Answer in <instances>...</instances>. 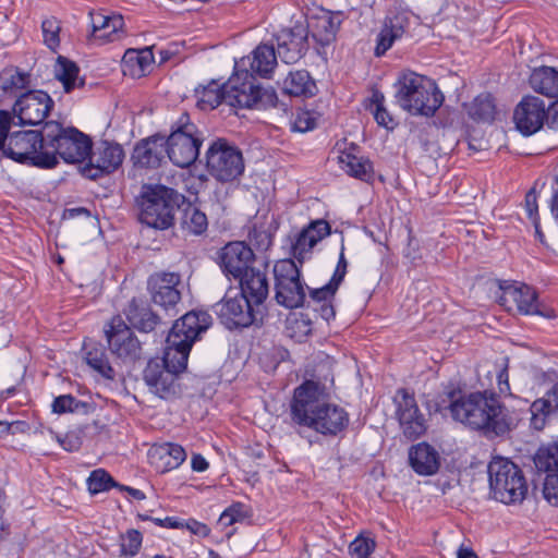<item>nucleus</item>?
Here are the masks:
<instances>
[{"label": "nucleus", "instance_id": "bf43d9fd", "mask_svg": "<svg viewBox=\"0 0 558 558\" xmlns=\"http://www.w3.org/2000/svg\"><path fill=\"white\" fill-rule=\"evenodd\" d=\"M54 437L61 447L70 452L77 451L82 446L81 437L74 432L66 433L63 436L56 435Z\"/></svg>", "mask_w": 558, "mask_h": 558}, {"label": "nucleus", "instance_id": "79ce46f5", "mask_svg": "<svg viewBox=\"0 0 558 558\" xmlns=\"http://www.w3.org/2000/svg\"><path fill=\"white\" fill-rule=\"evenodd\" d=\"M208 221L205 213L189 204L181 217V228L190 234H202L207 230Z\"/></svg>", "mask_w": 558, "mask_h": 558}, {"label": "nucleus", "instance_id": "aec40b11", "mask_svg": "<svg viewBox=\"0 0 558 558\" xmlns=\"http://www.w3.org/2000/svg\"><path fill=\"white\" fill-rule=\"evenodd\" d=\"M254 257L252 248L244 242L238 241L225 245L218 256L222 271L234 279L253 268L251 264L254 262Z\"/></svg>", "mask_w": 558, "mask_h": 558}, {"label": "nucleus", "instance_id": "603ef678", "mask_svg": "<svg viewBox=\"0 0 558 558\" xmlns=\"http://www.w3.org/2000/svg\"><path fill=\"white\" fill-rule=\"evenodd\" d=\"M142 534L137 530H129L121 535V555L135 556L142 546Z\"/></svg>", "mask_w": 558, "mask_h": 558}, {"label": "nucleus", "instance_id": "a18cd8bd", "mask_svg": "<svg viewBox=\"0 0 558 558\" xmlns=\"http://www.w3.org/2000/svg\"><path fill=\"white\" fill-rule=\"evenodd\" d=\"M86 363L106 379H113L114 369L110 365L102 348L94 347L86 352Z\"/></svg>", "mask_w": 558, "mask_h": 558}, {"label": "nucleus", "instance_id": "c03bdc74", "mask_svg": "<svg viewBox=\"0 0 558 558\" xmlns=\"http://www.w3.org/2000/svg\"><path fill=\"white\" fill-rule=\"evenodd\" d=\"M534 463L539 472L558 473V442L542 446L535 457Z\"/></svg>", "mask_w": 558, "mask_h": 558}, {"label": "nucleus", "instance_id": "b1692460", "mask_svg": "<svg viewBox=\"0 0 558 558\" xmlns=\"http://www.w3.org/2000/svg\"><path fill=\"white\" fill-rule=\"evenodd\" d=\"M90 36L101 44L113 43L125 36L124 20L120 14L107 15L102 12H89Z\"/></svg>", "mask_w": 558, "mask_h": 558}, {"label": "nucleus", "instance_id": "c9c22d12", "mask_svg": "<svg viewBox=\"0 0 558 558\" xmlns=\"http://www.w3.org/2000/svg\"><path fill=\"white\" fill-rule=\"evenodd\" d=\"M532 89L547 97L558 96V69L551 66H539L534 69L530 75Z\"/></svg>", "mask_w": 558, "mask_h": 558}, {"label": "nucleus", "instance_id": "864d4df0", "mask_svg": "<svg viewBox=\"0 0 558 558\" xmlns=\"http://www.w3.org/2000/svg\"><path fill=\"white\" fill-rule=\"evenodd\" d=\"M375 549V542L366 537H356L349 546L352 558H368Z\"/></svg>", "mask_w": 558, "mask_h": 558}, {"label": "nucleus", "instance_id": "412c9836", "mask_svg": "<svg viewBox=\"0 0 558 558\" xmlns=\"http://www.w3.org/2000/svg\"><path fill=\"white\" fill-rule=\"evenodd\" d=\"M90 149L92 141L87 135L75 128H68L66 135L61 137V143L58 144L54 150L50 151L57 158L59 155L65 162L76 163L88 158Z\"/></svg>", "mask_w": 558, "mask_h": 558}, {"label": "nucleus", "instance_id": "4d7b16f0", "mask_svg": "<svg viewBox=\"0 0 558 558\" xmlns=\"http://www.w3.org/2000/svg\"><path fill=\"white\" fill-rule=\"evenodd\" d=\"M83 404L71 395L59 396L53 400L52 410L56 413L74 412Z\"/></svg>", "mask_w": 558, "mask_h": 558}, {"label": "nucleus", "instance_id": "2f4dec72", "mask_svg": "<svg viewBox=\"0 0 558 558\" xmlns=\"http://www.w3.org/2000/svg\"><path fill=\"white\" fill-rule=\"evenodd\" d=\"M530 411L532 426L537 430L543 429L546 418L558 412V381L546 391L544 397L531 404Z\"/></svg>", "mask_w": 558, "mask_h": 558}, {"label": "nucleus", "instance_id": "9b49d317", "mask_svg": "<svg viewBox=\"0 0 558 558\" xmlns=\"http://www.w3.org/2000/svg\"><path fill=\"white\" fill-rule=\"evenodd\" d=\"M110 352L124 363L141 359L142 344L132 329L120 317H113L105 328Z\"/></svg>", "mask_w": 558, "mask_h": 558}, {"label": "nucleus", "instance_id": "09e8293b", "mask_svg": "<svg viewBox=\"0 0 558 558\" xmlns=\"http://www.w3.org/2000/svg\"><path fill=\"white\" fill-rule=\"evenodd\" d=\"M87 486L90 494L96 495L118 486L111 475L102 469L95 470L87 478Z\"/></svg>", "mask_w": 558, "mask_h": 558}, {"label": "nucleus", "instance_id": "5fc2aeb1", "mask_svg": "<svg viewBox=\"0 0 558 558\" xmlns=\"http://www.w3.org/2000/svg\"><path fill=\"white\" fill-rule=\"evenodd\" d=\"M544 498L553 506L558 507V473L546 475L543 486Z\"/></svg>", "mask_w": 558, "mask_h": 558}, {"label": "nucleus", "instance_id": "6e6552de", "mask_svg": "<svg viewBox=\"0 0 558 558\" xmlns=\"http://www.w3.org/2000/svg\"><path fill=\"white\" fill-rule=\"evenodd\" d=\"M202 143L198 128L191 122L187 113H182L165 140L166 153L173 165L186 168L197 159Z\"/></svg>", "mask_w": 558, "mask_h": 558}, {"label": "nucleus", "instance_id": "f8f14e48", "mask_svg": "<svg viewBox=\"0 0 558 558\" xmlns=\"http://www.w3.org/2000/svg\"><path fill=\"white\" fill-rule=\"evenodd\" d=\"M229 291L225 298L216 304V313L220 322L228 328L248 327L257 320L260 308L246 300L240 292L234 295Z\"/></svg>", "mask_w": 558, "mask_h": 558}, {"label": "nucleus", "instance_id": "37998d69", "mask_svg": "<svg viewBox=\"0 0 558 558\" xmlns=\"http://www.w3.org/2000/svg\"><path fill=\"white\" fill-rule=\"evenodd\" d=\"M276 290V300L278 304L287 308H296L304 304L306 293L305 286L301 280L293 282L286 287V291L281 289Z\"/></svg>", "mask_w": 558, "mask_h": 558}, {"label": "nucleus", "instance_id": "e2e57ef3", "mask_svg": "<svg viewBox=\"0 0 558 558\" xmlns=\"http://www.w3.org/2000/svg\"><path fill=\"white\" fill-rule=\"evenodd\" d=\"M524 206H525L526 214L532 221H534V218H538V216H537V210H538L537 197H536V194L534 191H530L526 193Z\"/></svg>", "mask_w": 558, "mask_h": 558}, {"label": "nucleus", "instance_id": "4c0bfd02", "mask_svg": "<svg viewBox=\"0 0 558 558\" xmlns=\"http://www.w3.org/2000/svg\"><path fill=\"white\" fill-rule=\"evenodd\" d=\"M468 116L481 122H490L496 113L494 98L488 93L476 96L471 102L465 104Z\"/></svg>", "mask_w": 558, "mask_h": 558}, {"label": "nucleus", "instance_id": "2eb2a0df", "mask_svg": "<svg viewBox=\"0 0 558 558\" xmlns=\"http://www.w3.org/2000/svg\"><path fill=\"white\" fill-rule=\"evenodd\" d=\"M181 288L182 280L178 272H155L147 280L151 301L166 311L174 308L180 302Z\"/></svg>", "mask_w": 558, "mask_h": 558}, {"label": "nucleus", "instance_id": "49530a36", "mask_svg": "<svg viewBox=\"0 0 558 558\" xmlns=\"http://www.w3.org/2000/svg\"><path fill=\"white\" fill-rule=\"evenodd\" d=\"M66 129L68 128H63L57 121L46 122L43 132H39L44 147L49 150H54L58 147V144L61 143V137L66 135Z\"/></svg>", "mask_w": 558, "mask_h": 558}, {"label": "nucleus", "instance_id": "a878e982", "mask_svg": "<svg viewBox=\"0 0 558 558\" xmlns=\"http://www.w3.org/2000/svg\"><path fill=\"white\" fill-rule=\"evenodd\" d=\"M148 459L158 472L165 473L179 468L185 461L186 452L178 444L166 442L151 447Z\"/></svg>", "mask_w": 558, "mask_h": 558}, {"label": "nucleus", "instance_id": "6ab92c4d", "mask_svg": "<svg viewBox=\"0 0 558 558\" xmlns=\"http://www.w3.org/2000/svg\"><path fill=\"white\" fill-rule=\"evenodd\" d=\"M546 117L547 111L544 101L534 96L524 97L513 112L515 126L525 136L539 131Z\"/></svg>", "mask_w": 558, "mask_h": 558}, {"label": "nucleus", "instance_id": "3c124183", "mask_svg": "<svg viewBox=\"0 0 558 558\" xmlns=\"http://www.w3.org/2000/svg\"><path fill=\"white\" fill-rule=\"evenodd\" d=\"M41 31L45 45L54 51L60 45V22L56 17H47L41 23Z\"/></svg>", "mask_w": 558, "mask_h": 558}, {"label": "nucleus", "instance_id": "cd10ccee", "mask_svg": "<svg viewBox=\"0 0 558 558\" xmlns=\"http://www.w3.org/2000/svg\"><path fill=\"white\" fill-rule=\"evenodd\" d=\"M165 153V137L156 135L137 143L134 147L132 159L135 165L141 167L156 168L163 160Z\"/></svg>", "mask_w": 558, "mask_h": 558}, {"label": "nucleus", "instance_id": "a19ab883", "mask_svg": "<svg viewBox=\"0 0 558 558\" xmlns=\"http://www.w3.org/2000/svg\"><path fill=\"white\" fill-rule=\"evenodd\" d=\"M275 289L286 291V287L301 280V271L293 259L278 260L274 266Z\"/></svg>", "mask_w": 558, "mask_h": 558}, {"label": "nucleus", "instance_id": "393cba45", "mask_svg": "<svg viewBox=\"0 0 558 558\" xmlns=\"http://www.w3.org/2000/svg\"><path fill=\"white\" fill-rule=\"evenodd\" d=\"M240 293L256 307H260L269 293L267 274L258 268H251L239 278Z\"/></svg>", "mask_w": 558, "mask_h": 558}, {"label": "nucleus", "instance_id": "f704fd0d", "mask_svg": "<svg viewBox=\"0 0 558 558\" xmlns=\"http://www.w3.org/2000/svg\"><path fill=\"white\" fill-rule=\"evenodd\" d=\"M340 283L332 278L322 288L310 290V298L313 302L314 310L319 313L323 319L329 322L335 317V308L332 300Z\"/></svg>", "mask_w": 558, "mask_h": 558}, {"label": "nucleus", "instance_id": "4468645a", "mask_svg": "<svg viewBox=\"0 0 558 558\" xmlns=\"http://www.w3.org/2000/svg\"><path fill=\"white\" fill-rule=\"evenodd\" d=\"M123 159L124 150L121 145L101 141L94 149H90L88 163L82 172L85 177L95 180L102 174L116 171L122 165Z\"/></svg>", "mask_w": 558, "mask_h": 558}, {"label": "nucleus", "instance_id": "0e129e2a", "mask_svg": "<svg viewBox=\"0 0 558 558\" xmlns=\"http://www.w3.org/2000/svg\"><path fill=\"white\" fill-rule=\"evenodd\" d=\"M183 526H185L189 531H191L193 534L205 537L208 536L210 530L209 527L196 520H189L186 523H183Z\"/></svg>", "mask_w": 558, "mask_h": 558}, {"label": "nucleus", "instance_id": "473e14b6", "mask_svg": "<svg viewBox=\"0 0 558 558\" xmlns=\"http://www.w3.org/2000/svg\"><path fill=\"white\" fill-rule=\"evenodd\" d=\"M408 27V19L403 14H397L388 19L377 36L375 54L380 57L389 50L393 43L400 39Z\"/></svg>", "mask_w": 558, "mask_h": 558}, {"label": "nucleus", "instance_id": "72a5a7b5", "mask_svg": "<svg viewBox=\"0 0 558 558\" xmlns=\"http://www.w3.org/2000/svg\"><path fill=\"white\" fill-rule=\"evenodd\" d=\"M304 24L307 27V34L311 32L318 43L328 45L335 39L340 22L330 12L324 11L317 16H312Z\"/></svg>", "mask_w": 558, "mask_h": 558}, {"label": "nucleus", "instance_id": "9d476101", "mask_svg": "<svg viewBox=\"0 0 558 558\" xmlns=\"http://www.w3.org/2000/svg\"><path fill=\"white\" fill-rule=\"evenodd\" d=\"M500 291L498 302L507 311L517 310L524 315H539L547 318L554 316L553 310L542 305L536 291L525 283L501 284Z\"/></svg>", "mask_w": 558, "mask_h": 558}, {"label": "nucleus", "instance_id": "423d86ee", "mask_svg": "<svg viewBox=\"0 0 558 558\" xmlns=\"http://www.w3.org/2000/svg\"><path fill=\"white\" fill-rule=\"evenodd\" d=\"M181 198L182 195L165 185H144L137 198L140 221L154 229H169Z\"/></svg>", "mask_w": 558, "mask_h": 558}, {"label": "nucleus", "instance_id": "5701e85b", "mask_svg": "<svg viewBox=\"0 0 558 558\" xmlns=\"http://www.w3.org/2000/svg\"><path fill=\"white\" fill-rule=\"evenodd\" d=\"M177 375L171 369L165 367L159 360H151L144 369V380L150 391L162 399H168L175 395Z\"/></svg>", "mask_w": 558, "mask_h": 558}, {"label": "nucleus", "instance_id": "7ed1b4c3", "mask_svg": "<svg viewBox=\"0 0 558 558\" xmlns=\"http://www.w3.org/2000/svg\"><path fill=\"white\" fill-rule=\"evenodd\" d=\"M451 416L485 435L501 436L514 426L510 411L495 393L472 392L453 400L449 407Z\"/></svg>", "mask_w": 558, "mask_h": 558}, {"label": "nucleus", "instance_id": "bb28decb", "mask_svg": "<svg viewBox=\"0 0 558 558\" xmlns=\"http://www.w3.org/2000/svg\"><path fill=\"white\" fill-rule=\"evenodd\" d=\"M277 57L278 53L274 46L258 45L252 51V57L243 58L240 63H235V72L246 70L245 65L247 63L250 64L252 71L250 74L252 76L255 73L262 77H269L277 64Z\"/></svg>", "mask_w": 558, "mask_h": 558}, {"label": "nucleus", "instance_id": "7c9ffc66", "mask_svg": "<svg viewBox=\"0 0 558 558\" xmlns=\"http://www.w3.org/2000/svg\"><path fill=\"white\" fill-rule=\"evenodd\" d=\"M409 460L413 470L420 475H432L439 469L438 452L426 442L413 446L409 452Z\"/></svg>", "mask_w": 558, "mask_h": 558}, {"label": "nucleus", "instance_id": "58836bf2", "mask_svg": "<svg viewBox=\"0 0 558 558\" xmlns=\"http://www.w3.org/2000/svg\"><path fill=\"white\" fill-rule=\"evenodd\" d=\"M191 349V347L185 344L174 345L166 342L163 357L159 362L175 374H180L187 366Z\"/></svg>", "mask_w": 558, "mask_h": 558}, {"label": "nucleus", "instance_id": "052dcab7", "mask_svg": "<svg viewBox=\"0 0 558 558\" xmlns=\"http://www.w3.org/2000/svg\"><path fill=\"white\" fill-rule=\"evenodd\" d=\"M374 118L379 125L387 129H391L393 125V118L381 104H379L375 109Z\"/></svg>", "mask_w": 558, "mask_h": 558}, {"label": "nucleus", "instance_id": "dca6fc26", "mask_svg": "<svg viewBox=\"0 0 558 558\" xmlns=\"http://www.w3.org/2000/svg\"><path fill=\"white\" fill-rule=\"evenodd\" d=\"M211 325V316L203 311H191L174 322L168 333L167 343L193 347L199 335Z\"/></svg>", "mask_w": 558, "mask_h": 558}, {"label": "nucleus", "instance_id": "0eeeda50", "mask_svg": "<svg viewBox=\"0 0 558 558\" xmlns=\"http://www.w3.org/2000/svg\"><path fill=\"white\" fill-rule=\"evenodd\" d=\"M490 494L506 504L521 502L527 493L525 477L517 464L506 458L496 457L488 464Z\"/></svg>", "mask_w": 558, "mask_h": 558}, {"label": "nucleus", "instance_id": "69168bd1", "mask_svg": "<svg viewBox=\"0 0 558 558\" xmlns=\"http://www.w3.org/2000/svg\"><path fill=\"white\" fill-rule=\"evenodd\" d=\"M250 239L252 241H255V243L264 250H267L271 245V236L267 232H259L257 230H254L250 233Z\"/></svg>", "mask_w": 558, "mask_h": 558}, {"label": "nucleus", "instance_id": "1a4fd4ad", "mask_svg": "<svg viewBox=\"0 0 558 558\" xmlns=\"http://www.w3.org/2000/svg\"><path fill=\"white\" fill-rule=\"evenodd\" d=\"M206 169L218 182H233L244 171L242 153L228 141L218 138L209 145L206 151Z\"/></svg>", "mask_w": 558, "mask_h": 558}, {"label": "nucleus", "instance_id": "f257e3e1", "mask_svg": "<svg viewBox=\"0 0 558 558\" xmlns=\"http://www.w3.org/2000/svg\"><path fill=\"white\" fill-rule=\"evenodd\" d=\"M197 107L207 111L225 102L234 108L268 109L276 107L278 97L272 88H263L247 70L236 71L228 83L213 81L195 90Z\"/></svg>", "mask_w": 558, "mask_h": 558}, {"label": "nucleus", "instance_id": "e433bc0d", "mask_svg": "<svg viewBox=\"0 0 558 558\" xmlns=\"http://www.w3.org/2000/svg\"><path fill=\"white\" fill-rule=\"evenodd\" d=\"M282 90L290 96L311 97L316 93V84L307 71H290L282 82Z\"/></svg>", "mask_w": 558, "mask_h": 558}, {"label": "nucleus", "instance_id": "20e7f679", "mask_svg": "<svg viewBox=\"0 0 558 558\" xmlns=\"http://www.w3.org/2000/svg\"><path fill=\"white\" fill-rule=\"evenodd\" d=\"M12 118L8 111L0 110V153L20 163L38 168H54L58 158L43 145L38 131H16L10 133Z\"/></svg>", "mask_w": 558, "mask_h": 558}, {"label": "nucleus", "instance_id": "ea45409f", "mask_svg": "<svg viewBox=\"0 0 558 558\" xmlns=\"http://www.w3.org/2000/svg\"><path fill=\"white\" fill-rule=\"evenodd\" d=\"M78 66L64 57H59L54 66V76L58 78L66 93L84 84L78 77Z\"/></svg>", "mask_w": 558, "mask_h": 558}, {"label": "nucleus", "instance_id": "6e6d98bb", "mask_svg": "<svg viewBox=\"0 0 558 558\" xmlns=\"http://www.w3.org/2000/svg\"><path fill=\"white\" fill-rule=\"evenodd\" d=\"M242 506L240 504L232 505L226 509L219 517L218 525L221 529L231 526L238 521L243 520Z\"/></svg>", "mask_w": 558, "mask_h": 558}, {"label": "nucleus", "instance_id": "4be33fe9", "mask_svg": "<svg viewBox=\"0 0 558 558\" xmlns=\"http://www.w3.org/2000/svg\"><path fill=\"white\" fill-rule=\"evenodd\" d=\"M330 225L324 219L311 221L298 234L295 242L292 245V255L299 263L308 259L312 254L313 247L330 234Z\"/></svg>", "mask_w": 558, "mask_h": 558}, {"label": "nucleus", "instance_id": "8fccbe9b", "mask_svg": "<svg viewBox=\"0 0 558 558\" xmlns=\"http://www.w3.org/2000/svg\"><path fill=\"white\" fill-rule=\"evenodd\" d=\"M28 83V75L15 70H5L1 74V88L5 93L24 89Z\"/></svg>", "mask_w": 558, "mask_h": 558}, {"label": "nucleus", "instance_id": "ddd939ff", "mask_svg": "<svg viewBox=\"0 0 558 558\" xmlns=\"http://www.w3.org/2000/svg\"><path fill=\"white\" fill-rule=\"evenodd\" d=\"M396 415L403 435L408 439H416L427 430V420L423 414L414 395L407 389H399L395 396Z\"/></svg>", "mask_w": 558, "mask_h": 558}, {"label": "nucleus", "instance_id": "338daca9", "mask_svg": "<svg viewBox=\"0 0 558 558\" xmlns=\"http://www.w3.org/2000/svg\"><path fill=\"white\" fill-rule=\"evenodd\" d=\"M498 388L500 393H509L510 386L508 381V369L507 366H504L498 371L497 374Z\"/></svg>", "mask_w": 558, "mask_h": 558}, {"label": "nucleus", "instance_id": "39448f33", "mask_svg": "<svg viewBox=\"0 0 558 558\" xmlns=\"http://www.w3.org/2000/svg\"><path fill=\"white\" fill-rule=\"evenodd\" d=\"M395 88L397 105L414 116L433 117L444 102L436 83L414 72L401 74Z\"/></svg>", "mask_w": 558, "mask_h": 558}, {"label": "nucleus", "instance_id": "f03ea898", "mask_svg": "<svg viewBox=\"0 0 558 558\" xmlns=\"http://www.w3.org/2000/svg\"><path fill=\"white\" fill-rule=\"evenodd\" d=\"M294 424L305 426L325 436H336L347 428L349 414L338 404L320 398L319 385L306 380L294 389L290 404Z\"/></svg>", "mask_w": 558, "mask_h": 558}, {"label": "nucleus", "instance_id": "f3484780", "mask_svg": "<svg viewBox=\"0 0 558 558\" xmlns=\"http://www.w3.org/2000/svg\"><path fill=\"white\" fill-rule=\"evenodd\" d=\"M53 104V100L47 93L29 90L16 99L13 111L21 124L37 125L47 118Z\"/></svg>", "mask_w": 558, "mask_h": 558}, {"label": "nucleus", "instance_id": "c85d7f7f", "mask_svg": "<svg viewBox=\"0 0 558 558\" xmlns=\"http://www.w3.org/2000/svg\"><path fill=\"white\" fill-rule=\"evenodd\" d=\"M338 163L347 174L355 179L369 182L374 178L372 161L364 156H360L354 146L340 151Z\"/></svg>", "mask_w": 558, "mask_h": 558}, {"label": "nucleus", "instance_id": "774afa93", "mask_svg": "<svg viewBox=\"0 0 558 558\" xmlns=\"http://www.w3.org/2000/svg\"><path fill=\"white\" fill-rule=\"evenodd\" d=\"M192 470L195 472H204L208 469L209 464L202 454H193L191 460Z\"/></svg>", "mask_w": 558, "mask_h": 558}, {"label": "nucleus", "instance_id": "de8ad7c7", "mask_svg": "<svg viewBox=\"0 0 558 558\" xmlns=\"http://www.w3.org/2000/svg\"><path fill=\"white\" fill-rule=\"evenodd\" d=\"M317 114L305 109H298L290 121L292 132L305 133L312 131L317 124Z\"/></svg>", "mask_w": 558, "mask_h": 558}, {"label": "nucleus", "instance_id": "13d9d810", "mask_svg": "<svg viewBox=\"0 0 558 558\" xmlns=\"http://www.w3.org/2000/svg\"><path fill=\"white\" fill-rule=\"evenodd\" d=\"M126 56L129 57L130 61H135L138 64L142 72H145L151 65L154 60L153 53L148 49L141 51L129 50Z\"/></svg>", "mask_w": 558, "mask_h": 558}, {"label": "nucleus", "instance_id": "a211bd4d", "mask_svg": "<svg viewBox=\"0 0 558 558\" xmlns=\"http://www.w3.org/2000/svg\"><path fill=\"white\" fill-rule=\"evenodd\" d=\"M277 53L287 64L298 62L307 47V27L303 22H295L292 27L282 28L276 35Z\"/></svg>", "mask_w": 558, "mask_h": 558}, {"label": "nucleus", "instance_id": "680f3d73", "mask_svg": "<svg viewBox=\"0 0 558 558\" xmlns=\"http://www.w3.org/2000/svg\"><path fill=\"white\" fill-rule=\"evenodd\" d=\"M347 268H348V262L344 257V246L342 245L340 255H339V260H338V264L336 266V269H335L331 278L341 284V282L343 281L344 277H345Z\"/></svg>", "mask_w": 558, "mask_h": 558}, {"label": "nucleus", "instance_id": "c756f323", "mask_svg": "<svg viewBox=\"0 0 558 558\" xmlns=\"http://www.w3.org/2000/svg\"><path fill=\"white\" fill-rule=\"evenodd\" d=\"M129 323L143 332H150L159 323L156 315L142 299L133 298L124 310Z\"/></svg>", "mask_w": 558, "mask_h": 558}]
</instances>
